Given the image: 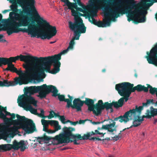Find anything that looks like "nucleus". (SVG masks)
Wrapping results in <instances>:
<instances>
[{"mask_svg": "<svg viewBox=\"0 0 157 157\" xmlns=\"http://www.w3.org/2000/svg\"><path fill=\"white\" fill-rule=\"evenodd\" d=\"M49 85L44 84L40 86H32L25 88V94L30 95H33L35 93H38L36 96L41 99L45 98L47 95L49 94L48 88Z\"/></svg>", "mask_w": 157, "mask_h": 157, "instance_id": "nucleus-11", "label": "nucleus"}, {"mask_svg": "<svg viewBox=\"0 0 157 157\" xmlns=\"http://www.w3.org/2000/svg\"><path fill=\"white\" fill-rule=\"evenodd\" d=\"M153 99H147V101L146 103H142V106H140L139 107H142V110H143V109L144 106H147L150 105L151 103L153 104Z\"/></svg>", "mask_w": 157, "mask_h": 157, "instance_id": "nucleus-31", "label": "nucleus"}, {"mask_svg": "<svg viewBox=\"0 0 157 157\" xmlns=\"http://www.w3.org/2000/svg\"><path fill=\"white\" fill-rule=\"evenodd\" d=\"M53 114H54L52 112V111H51L50 112V114H49V115L48 116H47V117H48V119H51V118L54 117Z\"/></svg>", "mask_w": 157, "mask_h": 157, "instance_id": "nucleus-46", "label": "nucleus"}, {"mask_svg": "<svg viewBox=\"0 0 157 157\" xmlns=\"http://www.w3.org/2000/svg\"><path fill=\"white\" fill-rule=\"evenodd\" d=\"M46 120L44 119H42L41 122L42 124L43 125V131L46 132H47L48 130V123H47Z\"/></svg>", "mask_w": 157, "mask_h": 157, "instance_id": "nucleus-30", "label": "nucleus"}, {"mask_svg": "<svg viewBox=\"0 0 157 157\" xmlns=\"http://www.w3.org/2000/svg\"><path fill=\"white\" fill-rule=\"evenodd\" d=\"M104 23L101 21H97L95 25L99 27H104L106 26H109L111 24V20L109 18H107L104 21Z\"/></svg>", "mask_w": 157, "mask_h": 157, "instance_id": "nucleus-22", "label": "nucleus"}, {"mask_svg": "<svg viewBox=\"0 0 157 157\" xmlns=\"http://www.w3.org/2000/svg\"><path fill=\"white\" fill-rule=\"evenodd\" d=\"M44 111L42 109H40V113H37L36 115H38L39 117H42L44 119L47 117V116H44Z\"/></svg>", "mask_w": 157, "mask_h": 157, "instance_id": "nucleus-39", "label": "nucleus"}, {"mask_svg": "<svg viewBox=\"0 0 157 157\" xmlns=\"http://www.w3.org/2000/svg\"><path fill=\"white\" fill-rule=\"evenodd\" d=\"M132 20V17H129V16H128V21H130Z\"/></svg>", "mask_w": 157, "mask_h": 157, "instance_id": "nucleus-60", "label": "nucleus"}, {"mask_svg": "<svg viewBox=\"0 0 157 157\" xmlns=\"http://www.w3.org/2000/svg\"><path fill=\"white\" fill-rule=\"evenodd\" d=\"M106 2L101 8L105 11H108L109 12L106 13L107 15L111 17L117 18L119 16L120 13L123 14L125 13V12L122 9V3L119 2L115 4L114 0H97L95 2L97 5L100 8L101 4L102 2Z\"/></svg>", "mask_w": 157, "mask_h": 157, "instance_id": "nucleus-9", "label": "nucleus"}, {"mask_svg": "<svg viewBox=\"0 0 157 157\" xmlns=\"http://www.w3.org/2000/svg\"><path fill=\"white\" fill-rule=\"evenodd\" d=\"M28 110H29L30 112L33 114L36 115L37 113V110L33 108L32 106H29V107L27 108Z\"/></svg>", "mask_w": 157, "mask_h": 157, "instance_id": "nucleus-35", "label": "nucleus"}, {"mask_svg": "<svg viewBox=\"0 0 157 157\" xmlns=\"http://www.w3.org/2000/svg\"><path fill=\"white\" fill-rule=\"evenodd\" d=\"M60 65L51 56L38 58L36 61V65L34 68V72L36 73L35 78L38 76H42L43 78L45 77V71L53 74L58 72L60 69Z\"/></svg>", "mask_w": 157, "mask_h": 157, "instance_id": "nucleus-5", "label": "nucleus"}, {"mask_svg": "<svg viewBox=\"0 0 157 157\" xmlns=\"http://www.w3.org/2000/svg\"><path fill=\"white\" fill-rule=\"evenodd\" d=\"M55 128V132L56 131H58L59 130H60L61 128V126L59 124V123H58V124L54 126Z\"/></svg>", "mask_w": 157, "mask_h": 157, "instance_id": "nucleus-45", "label": "nucleus"}, {"mask_svg": "<svg viewBox=\"0 0 157 157\" xmlns=\"http://www.w3.org/2000/svg\"><path fill=\"white\" fill-rule=\"evenodd\" d=\"M59 119L62 123L64 124L65 121L66 120L65 117L64 116H59Z\"/></svg>", "mask_w": 157, "mask_h": 157, "instance_id": "nucleus-44", "label": "nucleus"}, {"mask_svg": "<svg viewBox=\"0 0 157 157\" xmlns=\"http://www.w3.org/2000/svg\"><path fill=\"white\" fill-rule=\"evenodd\" d=\"M104 140H105V139H101L100 138L96 137V141L97 140V141H104Z\"/></svg>", "mask_w": 157, "mask_h": 157, "instance_id": "nucleus-59", "label": "nucleus"}, {"mask_svg": "<svg viewBox=\"0 0 157 157\" xmlns=\"http://www.w3.org/2000/svg\"><path fill=\"white\" fill-rule=\"evenodd\" d=\"M55 137V136L53 138H51L50 137H48L46 135V133H45L44 134L43 136L41 137H38L36 138L37 141L40 144H42L41 142L42 140L49 141L51 139H52V144L53 145H55L52 142L54 140V138Z\"/></svg>", "mask_w": 157, "mask_h": 157, "instance_id": "nucleus-25", "label": "nucleus"}, {"mask_svg": "<svg viewBox=\"0 0 157 157\" xmlns=\"http://www.w3.org/2000/svg\"><path fill=\"white\" fill-rule=\"evenodd\" d=\"M75 130L74 128L64 127L63 128V132L55 136L52 142L53 144H59L73 142L74 144L78 145L80 143L77 142L78 140L89 139V137L91 136L90 132L84 134L83 136L79 134H73L72 132Z\"/></svg>", "mask_w": 157, "mask_h": 157, "instance_id": "nucleus-6", "label": "nucleus"}, {"mask_svg": "<svg viewBox=\"0 0 157 157\" xmlns=\"http://www.w3.org/2000/svg\"><path fill=\"white\" fill-rule=\"evenodd\" d=\"M108 121V120H104L102 121H101V122H99V121L95 122V121H92V120H91L90 121H91V123L93 124H100L103 123L104 121Z\"/></svg>", "mask_w": 157, "mask_h": 157, "instance_id": "nucleus-42", "label": "nucleus"}, {"mask_svg": "<svg viewBox=\"0 0 157 157\" xmlns=\"http://www.w3.org/2000/svg\"><path fill=\"white\" fill-rule=\"evenodd\" d=\"M71 124L73 125H75L77 124H78V121H76L75 122H73L71 121V122L70 123Z\"/></svg>", "mask_w": 157, "mask_h": 157, "instance_id": "nucleus-53", "label": "nucleus"}, {"mask_svg": "<svg viewBox=\"0 0 157 157\" xmlns=\"http://www.w3.org/2000/svg\"><path fill=\"white\" fill-rule=\"evenodd\" d=\"M10 116H11V117L10 118L11 119L13 120V119H14L15 118L16 115L14 113H12L11 114Z\"/></svg>", "mask_w": 157, "mask_h": 157, "instance_id": "nucleus-51", "label": "nucleus"}, {"mask_svg": "<svg viewBox=\"0 0 157 157\" xmlns=\"http://www.w3.org/2000/svg\"><path fill=\"white\" fill-rule=\"evenodd\" d=\"M25 79L23 77H16L14 79V81H8L7 80H4L3 82L0 81V86H14L17 84L20 85L25 84L27 83L25 82Z\"/></svg>", "mask_w": 157, "mask_h": 157, "instance_id": "nucleus-17", "label": "nucleus"}, {"mask_svg": "<svg viewBox=\"0 0 157 157\" xmlns=\"http://www.w3.org/2000/svg\"><path fill=\"white\" fill-rule=\"evenodd\" d=\"M16 116L17 119L14 120L6 117L4 120L5 125L2 128L12 132L17 131L22 128L28 134L32 133L36 130L35 124L32 120L18 114Z\"/></svg>", "mask_w": 157, "mask_h": 157, "instance_id": "nucleus-3", "label": "nucleus"}, {"mask_svg": "<svg viewBox=\"0 0 157 157\" xmlns=\"http://www.w3.org/2000/svg\"><path fill=\"white\" fill-rule=\"evenodd\" d=\"M3 107L0 105V117L3 119L4 120L7 117L6 114L3 113L2 112L3 111Z\"/></svg>", "mask_w": 157, "mask_h": 157, "instance_id": "nucleus-33", "label": "nucleus"}, {"mask_svg": "<svg viewBox=\"0 0 157 157\" xmlns=\"http://www.w3.org/2000/svg\"><path fill=\"white\" fill-rule=\"evenodd\" d=\"M150 109H147L146 110V115H144L141 117L140 115L142 110V107H138L137 105H136L135 109H130L126 112L123 116L121 115L115 118L114 121H118L121 123L124 122L126 123L130 120H132L133 118V125L130 128L133 127H136L140 125L142 122L144 121V118L150 119L152 117L155 116L152 106L150 107Z\"/></svg>", "mask_w": 157, "mask_h": 157, "instance_id": "nucleus-4", "label": "nucleus"}, {"mask_svg": "<svg viewBox=\"0 0 157 157\" xmlns=\"http://www.w3.org/2000/svg\"><path fill=\"white\" fill-rule=\"evenodd\" d=\"M87 120H80L78 121V123L80 124H84L85 121Z\"/></svg>", "mask_w": 157, "mask_h": 157, "instance_id": "nucleus-49", "label": "nucleus"}, {"mask_svg": "<svg viewBox=\"0 0 157 157\" xmlns=\"http://www.w3.org/2000/svg\"><path fill=\"white\" fill-rule=\"evenodd\" d=\"M89 21L92 24H93L95 25L97 21L93 17H91V19L90 18H89Z\"/></svg>", "mask_w": 157, "mask_h": 157, "instance_id": "nucleus-40", "label": "nucleus"}, {"mask_svg": "<svg viewBox=\"0 0 157 157\" xmlns=\"http://www.w3.org/2000/svg\"><path fill=\"white\" fill-rule=\"evenodd\" d=\"M147 56H145L149 64H151L157 67V49L153 48L150 52H147Z\"/></svg>", "mask_w": 157, "mask_h": 157, "instance_id": "nucleus-18", "label": "nucleus"}, {"mask_svg": "<svg viewBox=\"0 0 157 157\" xmlns=\"http://www.w3.org/2000/svg\"><path fill=\"white\" fill-rule=\"evenodd\" d=\"M72 3H73V2H69L66 5L68 7V9L71 10V12L72 13V15L75 16V15L74 14V13H76V11L73 9V4H72Z\"/></svg>", "mask_w": 157, "mask_h": 157, "instance_id": "nucleus-32", "label": "nucleus"}, {"mask_svg": "<svg viewBox=\"0 0 157 157\" xmlns=\"http://www.w3.org/2000/svg\"><path fill=\"white\" fill-rule=\"evenodd\" d=\"M12 149H14V144H7L0 145V149L4 151H10Z\"/></svg>", "mask_w": 157, "mask_h": 157, "instance_id": "nucleus-27", "label": "nucleus"}, {"mask_svg": "<svg viewBox=\"0 0 157 157\" xmlns=\"http://www.w3.org/2000/svg\"><path fill=\"white\" fill-rule=\"evenodd\" d=\"M76 10H77L81 12H83L82 9L81 8H80L78 7Z\"/></svg>", "mask_w": 157, "mask_h": 157, "instance_id": "nucleus-58", "label": "nucleus"}, {"mask_svg": "<svg viewBox=\"0 0 157 157\" xmlns=\"http://www.w3.org/2000/svg\"><path fill=\"white\" fill-rule=\"evenodd\" d=\"M71 121H70V120H67V121H65V122L64 123V124H65L67 123H71Z\"/></svg>", "mask_w": 157, "mask_h": 157, "instance_id": "nucleus-63", "label": "nucleus"}, {"mask_svg": "<svg viewBox=\"0 0 157 157\" xmlns=\"http://www.w3.org/2000/svg\"><path fill=\"white\" fill-rule=\"evenodd\" d=\"M52 112L54 114V115H55V116L56 117H58L59 118V116H60V115H59L57 113H55V112H54V111H52Z\"/></svg>", "mask_w": 157, "mask_h": 157, "instance_id": "nucleus-56", "label": "nucleus"}, {"mask_svg": "<svg viewBox=\"0 0 157 157\" xmlns=\"http://www.w3.org/2000/svg\"><path fill=\"white\" fill-rule=\"evenodd\" d=\"M25 6L29 7L27 8L29 10L36 11V9L35 7L36 2L35 0H25Z\"/></svg>", "mask_w": 157, "mask_h": 157, "instance_id": "nucleus-21", "label": "nucleus"}, {"mask_svg": "<svg viewBox=\"0 0 157 157\" xmlns=\"http://www.w3.org/2000/svg\"><path fill=\"white\" fill-rule=\"evenodd\" d=\"M48 88H49L50 90H49V94L50 93H52V96L56 97L58 96V98L60 101H65L67 102L66 107L67 108L71 107L73 109H74V104L72 105V101L73 99L72 96H71L69 94L67 95L68 97V99L65 98V96L62 94H58V91L56 88L54 86L52 85H49Z\"/></svg>", "mask_w": 157, "mask_h": 157, "instance_id": "nucleus-13", "label": "nucleus"}, {"mask_svg": "<svg viewBox=\"0 0 157 157\" xmlns=\"http://www.w3.org/2000/svg\"><path fill=\"white\" fill-rule=\"evenodd\" d=\"M91 136L94 135L96 134L102 135V137H104V135L106 134V133H103L102 132H100L98 130H96L94 131V132L92 131L90 132Z\"/></svg>", "mask_w": 157, "mask_h": 157, "instance_id": "nucleus-34", "label": "nucleus"}, {"mask_svg": "<svg viewBox=\"0 0 157 157\" xmlns=\"http://www.w3.org/2000/svg\"><path fill=\"white\" fill-rule=\"evenodd\" d=\"M19 56L10 57L9 58L2 57L4 65H7V67L5 69V71H9L15 67L13 62L16 63V61L19 59Z\"/></svg>", "mask_w": 157, "mask_h": 157, "instance_id": "nucleus-19", "label": "nucleus"}, {"mask_svg": "<svg viewBox=\"0 0 157 157\" xmlns=\"http://www.w3.org/2000/svg\"><path fill=\"white\" fill-rule=\"evenodd\" d=\"M17 56H19V59L21 61L25 62V64L23 65H26L28 67H33L36 65V61L38 58L36 57L29 55L25 56L21 54Z\"/></svg>", "mask_w": 157, "mask_h": 157, "instance_id": "nucleus-16", "label": "nucleus"}, {"mask_svg": "<svg viewBox=\"0 0 157 157\" xmlns=\"http://www.w3.org/2000/svg\"><path fill=\"white\" fill-rule=\"evenodd\" d=\"M75 39H72L70 41L69 44V46L68 47V49H72L73 48L74 45L75 44Z\"/></svg>", "mask_w": 157, "mask_h": 157, "instance_id": "nucleus-38", "label": "nucleus"}, {"mask_svg": "<svg viewBox=\"0 0 157 157\" xmlns=\"http://www.w3.org/2000/svg\"><path fill=\"white\" fill-rule=\"evenodd\" d=\"M147 88H148V89L150 88L149 93L152 95L155 94H156V93L157 92V88L153 87L149 84H147Z\"/></svg>", "mask_w": 157, "mask_h": 157, "instance_id": "nucleus-29", "label": "nucleus"}, {"mask_svg": "<svg viewBox=\"0 0 157 157\" xmlns=\"http://www.w3.org/2000/svg\"><path fill=\"white\" fill-rule=\"evenodd\" d=\"M101 128H102V129L107 130L108 131V128L107 126V124L106 125H102V127Z\"/></svg>", "mask_w": 157, "mask_h": 157, "instance_id": "nucleus-48", "label": "nucleus"}, {"mask_svg": "<svg viewBox=\"0 0 157 157\" xmlns=\"http://www.w3.org/2000/svg\"><path fill=\"white\" fill-rule=\"evenodd\" d=\"M73 2V3L72 4H73V8H75L76 9H77V8H78V6L77 5V1H76V2Z\"/></svg>", "mask_w": 157, "mask_h": 157, "instance_id": "nucleus-47", "label": "nucleus"}, {"mask_svg": "<svg viewBox=\"0 0 157 157\" xmlns=\"http://www.w3.org/2000/svg\"><path fill=\"white\" fill-rule=\"evenodd\" d=\"M47 132L48 133H55V130L48 129Z\"/></svg>", "mask_w": 157, "mask_h": 157, "instance_id": "nucleus-52", "label": "nucleus"}, {"mask_svg": "<svg viewBox=\"0 0 157 157\" xmlns=\"http://www.w3.org/2000/svg\"><path fill=\"white\" fill-rule=\"evenodd\" d=\"M153 109L154 111L155 114V116H157V109L153 108Z\"/></svg>", "mask_w": 157, "mask_h": 157, "instance_id": "nucleus-57", "label": "nucleus"}, {"mask_svg": "<svg viewBox=\"0 0 157 157\" xmlns=\"http://www.w3.org/2000/svg\"><path fill=\"white\" fill-rule=\"evenodd\" d=\"M109 120H111L113 123L109 124H107V126L108 127V131L109 132H113L114 131H116V128L117 127L116 126L114 128H113V127H114L116 124V122L115 121H114V119L113 120H112V119H110Z\"/></svg>", "mask_w": 157, "mask_h": 157, "instance_id": "nucleus-28", "label": "nucleus"}, {"mask_svg": "<svg viewBox=\"0 0 157 157\" xmlns=\"http://www.w3.org/2000/svg\"><path fill=\"white\" fill-rule=\"evenodd\" d=\"M10 2L12 4L13 2L16 3L17 5L19 4L23 9H27L29 7L25 6V0H9Z\"/></svg>", "mask_w": 157, "mask_h": 157, "instance_id": "nucleus-24", "label": "nucleus"}, {"mask_svg": "<svg viewBox=\"0 0 157 157\" xmlns=\"http://www.w3.org/2000/svg\"><path fill=\"white\" fill-rule=\"evenodd\" d=\"M141 3H136L134 0H129L127 1V3L128 6L126 10V12H129L132 10L135 9L133 12V13L136 14L137 17L135 18L134 22L136 24L144 22L145 21L146 18L145 16L142 17L140 16V15H143V13L141 11L142 9L141 4L147 6H151L154 2H156V0H141Z\"/></svg>", "mask_w": 157, "mask_h": 157, "instance_id": "nucleus-8", "label": "nucleus"}, {"mask_svg": "<svg viewBox=\"0 0 157 157\" xmlns=\"http://www.w3.org/2000/svg\"><path fill=\"white\" fill-rule=\"evenodd\" d=\"M78 18V19L75 20L74 22L70 21L68 22L69 28L74 32V37L72 39L75 40H79L80 34L85 33L86 30V27L83 23L82 19L79 17Z\"/></svg>", "mask_w": 157, "mask_h": 157, "instance_id": "nucleus-12", "label": "nucleus"}, {"mask_svg": "<svg viewBox=\"0 0 157 157\" xmlns=\"http://www.w3.org/2000/svg\"><path fill=\"white\" fill-rule=\"evenodd\" d=\"M131 128L130 127H129V128H125L124 129H123L122 130V131H120V133H121V132H123L126 129H129L130 128Z\"/></svg>", "mask_w": 157, "mask_h": 157, "instance_id": "nucleus-62", "label": "nucleus"}, {"mask_svg": "<svg viewBox=\"0 0 157 157\" xmlns=\"http://www.w3.org/2000/svg\"><path fill=\"white\" fill-rule=\"evenodd\" d=\"M62 2H64L67 5L69 1V0H60Z\"/></svg>", "mask_w": 157, "mask_h": 157, "instance_id": "nucleus-54", "label": "nucleus"}, {"mask_svg": "<svg viewBox=\"0 0 157 157\" xmlns=\"http://www.w3.org/2000/svg\"><path fill=\"white\" fill-rule=\"evenodd\" d=\"M5 31L8 35L20 32L28 33L31 37L49 40L56 34L55 26L49 24L40 17L37 10H29V14L22 13Z\"/></svg>", "mask_w": 157, "mask_h": 157, "instance_id": "nucleus-1", "label": "nucleus"}, {"mask_svg": "<svg viewBox=\"0 0 157 157\" xmlns=\"http://www.w3.org/2000/svg\"><path fill=\"white\" fill-rule=\"evenodd\" d=\"M96 137H92L91 138H89V140H93L94 141H96Z\"/></svg>", "mask_w": 157, "mask_h": 157, "instance_id": "nucleus-55", "label": "nucleus"}, {"mask_svg": "<svg viewBox=\"0 0 157 157\" xmlns=\"http://www.w3.org/2000/svg\"><path fill=\"white\" fill-rule=\"evenodd\" d=\"M48 124H50L51 126L54 125V126L58 124V121L55 120H47Z\"/></svg>", "mask_w": 157, "mask_h": 157, "instance_id": "nucleus-36", "label": "nucleus"}, {"mask_svg": "<svg viewBox=\"0 0 157 157\" xmlns=\"http://www.w3.org/2000/svg\"><path fill=\"white\" fill-rule=\"evenodd\" d=\"M74 14L75 15V16H74L75 17V20L78 19V17L81 18L80 16H83L84 15V14L78 11H76V13H74Z\"/></svg>", "mask_w": 157, "mask_h": 157, "instance_id": "nucleus-37", "label": "nucleus"}, {"mask_svg": "<svg viewBox=\"0 0 157 157\" xmlns=\"http://www.w3.org/2000/svg\"><path fill=\"white\" fill-rule=\"evenodd\" d=\"M94 103L93 100L86 98H85V101H82L79 98H77L75 99L73 101L74 109H76L77 112L82 111V107L85 103L88 106V110L92 111L96 116L100 115L102 110L105 109L107 111L110 109V113H112L113 111V106L116 109L118 108L117 101H113L110 103L106 102L103 103L102 101L100 100L95 105Z\"/></svg>", "mask_w": 157, "mask_h": 157, "instance_id": "nucleus-2", "label": "nucleus"}, {"mask_svg": "<svg viewBox=\"0 0 157 157\" xmlns=\"http://www.w3.org/2000/svg\"><path fill=\"white\" fill-rule=\"evenodd\" d=\"M17 102L21 104V106L27 108L33 105L35 106H37V101L34 97L31 95L25 94H22L17 99Z\"/></svg>", "mask_w": 157, "mask_h": 157, "instance_id": "nucleus-14", "label": "nucleus"}, {"mask_svg": "<svg viewBox=\"0 0 157 157\" xmlns=\"http://www.w3.org/2000/svg\"><path fill=\"white\" fill-rule=\"evenodd\" d=\"M134 72H135V74H134V76L136 78H137V74L136 72V70H134Z\"/></svg>", "mask_w": 157, "mask_h": 157, "instance_id": "nucleus-61", "label": "nucleus"}, {"mask_svg": "<svg viewBox=\"0 0 157 157\" xmlns=\"http://www.w3.org/2000/svg\"><path fill=\"white\" fill-rule=\"evenodd\" d=\"M74 2L77 1L78 4L81 7L83 6V4L81 2V0H73ZM95 0H90L89 1L90 5L92 7L94 10H97L99 8V7L95 5Z\"/></svg>", "mask_w": 157, "mask_h": 157, "instance_id": "nucleus-23", "label": "nucleus"}, {"mask_svg": "<svg viewBox=\"0 0 157 157\" xmlns=\"http://www.w3.org/2000/svg\"><path fill=\"white\" fill-rule=\"evenodd\" d=\"M23 67L25 69V71L23 73L21 70H18L15 67L11 69L9 71L13 72H15L20 75L19 77H23L22 76H29L32 78H35L36 73L34 72V68L33 67H28L26 65H23ZM23 78H24L23 77Z\"/></svg>", "mask_w": 157, "mask_h": 157, "instance_id": "nucleus-15", "label": "nucleus"}, {"mask_svg": "<svg viewBox=\"0 0 157 157\" xmlns=\"http://www.w3.org/2000/svg\"><path fill=\"white\" fill-rule=\"evenodd\" d=\"M2 65H4V63L2 57H0V67Z\"/></svg>", "mask_w": 157, "mask_h": 157, "instance_id": "nucleus-50", "label": "nucleus"}, {"mask_svg": "<svg viewBox=\"0 0 157 157\" xmlns=\"http://www.w3.org/2000/svg\"><path fill=\"white\" fill-rule=\"evenodd\" d=\"M3 111L5 113L6 116L7 115H10V116L12 113H10L6 111V107H3Z\"/></svg>", "mask_w": 157, "mask_h": 157, "instance_id": "nucleus-43", "label": "nucleus"}, {"mask_svg": "<svg viewBox=\"0 0 157 157\" xmlns=\"http://www.w3.org/2000/svg\"><path fill=\"white\" fill-rule=\"evenodd\" d=\"M133 86V84L128 82H124L116 85V90L121 96L123 97L117 101L118 108L123 105L124 100L125 102L128 100L132 93L134 92L136 90L138 92L143 91L145 92L148 91V88L144 85L138 84L134 87Z\"/></svg>", "mask_w": 157, "mask_h": 157, "instance_id": "nucleus-7", "label": "nucleus"}, {"mask_svg": "<svg viewBox=\"0 0 157 157\" xmlns=\"http://www.w3.org/2000/svg\"><path fill=\"white\" fill-rule=\"evenodd\" d=\"M69 50V49H68V48H67V49L63 50L60 53L57 55H55L53 56H51L54 59H55V60L57 61V62H59L60 63V64L61 65V63L59 61V60L61 59V55L67 53Z\"/></svg>", "mask_w": 157, "mask_h": 157, "instance_id": "nucleus-26", "label": "nucleus"}, {"mask_svg": "<svg viewBox=\"0 0 157 157\" xmlns=\"http://www.w3.org/2000/svg\"><path fill=\"white\" fill-rule=\"evenodd\" d=\"M121 133H120L118 135H115L113 137V140H115V141H117L118 140H119V139L121 137Z\"/></svg>", "mask_w": 157, "mask_h": 157, "instance_id": "nucleus-41", "label": "nucleus"}, {"mask_svg": "<svg viewBox=\"0 0 157 157\" xmlns=\"http://www.w3.org/2000/svg\"><path fill=\"white\" fill-rule=\"evenodd\" d=\"M10 9L6 10L3 11L2 13H6L11 12L9 13V17L7 19L4 20L3 22L5 23L4 27L2 29H0V31L2 30L5 31L7 29L11 24H13L19 16H20L22 13L26 14L28 15L29 10L28 9H23L22 10L21 9H18V6L17 5L16 3L13 2L10 6Z\"/></svg>", "mask_w": 157, "mask_h": 157, "instance_id": "nucleus-10", "label": "nucleus"}, {"mask_svg": "<svg viewBox=\"0 0 157 157\" xmlns=\"http://www.w3.org/2000/svg\"><path fill=\"white\" fill-rule=\"evenodd\" d=\"M13 144H14V149L18 150L20 148L21 151H23L26 149V146L25 145V142L23 140H21L18 142L16 140H14Z\"/></svg>", "mask_w": 157, "mask_h": 157, "instance_id": "nucleus-20", "label": "nucleus"}, {"mask_svg": "<svg viewBox=\"0 0 157 157\" xmlns=\"http://www.w3.org/2000/svg\"><path fill=\"white\" fill-rule=\"evenodd\" d=\"M68 149V147H65L62 149V150H65L67 149Z\"/></svg>", "mask_w": 157, "mask_h": 157, "instance_id": "nucleus-64", "label": "nucleus"}]
</instances>
